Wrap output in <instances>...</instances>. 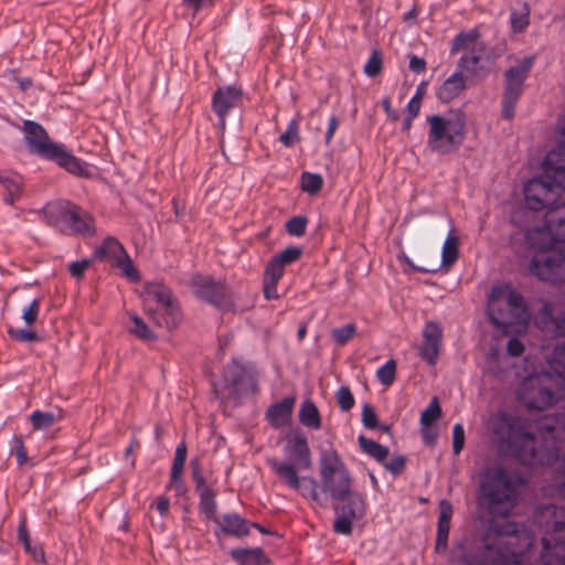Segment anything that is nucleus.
Masks as SVG:
<instances>
[{
	"label": "nucleus",
	"mask_w": 565,
	"mask_h": 565,
	"mask_svg": "<svg viewBox=\"0 0 565 565\" xmlns=\"http://www.w3.org/2000/svg\"><path fill=\"white\" fill-rule=\"evenodd\" d=\"M224 381L233 393L238 394L243 391L244 382L247 379V371L244 365L233 361L224 369Z\"/></svg>",
	"instance_id": "29"
},
{
	"label": "nucleus",
	"mask_w": 565,
	"mask_h": 565,
	"mask_svg": "<svg viewBox=\"0 0 565 565\" xmlns=\"http://www.w3.org/2000/svg\"><path fill=\"white\" fill-rule=\"evenodd\" d=\"M525 241L540 250L529 264V270L539 279L565 281V248L550 252L557 242H565V203L545 212L541 225L526 230Z\"/></svg>",
	"instance_id": "1"
},
{
	"label": "nucleus",
	"mask_w": 565,
	"mask_h": 565,
	"mask_svg": "<svg viewBox=\"0 0 565 565\" xmlns=\"http://www.w3.org/2000/svg\"><path fill=\"white\" fill-rule=\"evenodd\" d=\"M535 522L544 530L545 535L565 534V509L554 504L539 508Z\"/></svg>",
	"instance_id": "16"
},
{
	"label": "nucleus",
	"mask_w": 565,
	"mask_h": 565,
	"mask_svg": "<svg viewBox=\"0 0 565 565\" xmlns=\"http://www.w3.org/2000/svg\"><path fill=\"white\" fill-rule=\"evenodd\" d=\"M339 126V120L337 116H331L328 121V127L326 131V142L329 145L334 136V132Z\"/></svg>",
	"instance_id": "61"
},
{
	"label": "nucleus",
	"mask_w": 565,
	"mask_h": 565,
	"mask_svg": "<svg viewBox=\"0 0 565 565\" xmlns=\"http://www.w3.org/2000/svg\"><path fill=\"white\" fill-rule=\"evenodd\" d=\"M465 445V429L461 424H456L452 429V450L459 455Z\"/></svg>",
	"instance_id": "53"
},
{
	"label": "nucleus",
	"mask_w": 565,
	"mask_h": 565,
	"mask_svg": "<svg viewBox=\"0 0 565 565\" xmlns=\"http://www.w3.org/2000/svg\"><path fill=\"white\" fill-rule=\"evenodd\" d=\"M441 344V330L434 322H427L423 330V343L420 345L419 355L429 365H435L438 359Z\"/></svg>",
	"instance_id": "20"
},
{
	"label": "nucleus",
	"mask_w": 565,
	"mask_h": 565,
	"mask_svg": "<svg viewBox=\"0 0 565 565\" xmlns=\"http://www.w3.org/2000/svg\"><path fill=\"white\" fill-rule=\"evenodd\" d=\"M12 451H14L17 457V462L19 466H23L28 462L26 451L24 449V441L22 436L14 435L12 438Z\"/></svg>",
	"instance_id": "52"
},
{
	"label": "nucleus",
	"mask_w": 565,
	"mask_h": 565,
	"mask_svg": "<svg viewBox=\"0 0 565 565\" xmlns=\"http://www.w3.org/2000/svg\"><path fill=\"white\" fill-rule=\"evenodd\" d=\"M142 308L158 326L174 328L181 320L178 300L169 287L159 281L146 282L140 294Z\"/></svg>",
	"instance_id": "11"
},
{
	"label": "nucleus",
	"mask_w": 565,
	"mask_h": 565,
	"mask_svg": "<svg viewBox=\"0 0 565 565\" xmlns=\"http://www.w3.org/2000/svg\"><path fill=\"white\" fill-rule=\"evenodd\" d=\"M519 531L514 524L498 531L492 544L486 543L484 558L492 565H524L523 551L531 547L533 537L526 536L522 546H516Z\"/></svg>",
	"instance_id": "12"
},
{
	"label": "nucleus",
	"mask_w": 565,
	"mask_h": 565,
	"mask_svg": "<svg viewBox=\"0 0 565 565\" xmlns=\"http://www.w3.org/2000/svg\"><path fill=\"white\" fill-rule=\"evenodd\" d=\"M563 190L565 188L545 179L544 174L541 178L531 179L523 188L525 204L532 211H548L565 203L558 202Z\"/></svg>",
	"instance_id": "14"
},
{
	"label": "nucleus",
	"mask_w": 565,
	"mask_h": 565,
	"mask_svg": "<svg viewBox=\"0 0 565 565\" xmlns=\"http://www.w3.org/2000/svg\"><path fill=\"white\" fill-rule=\"evenodd\" d=\"M521 479L510 477L501 468L484 471L480 490L489 512L494 516H507L516 504Z\"/></svg>",
	"instance_id": "7"
},
{
	"label": "nucleus",
	"mask_w": 565,
	"mask_h": 565,
	"mask_svg": "<svg viewBox=\"0 0 565 565\" xmlns=\"http://www.w3.org/2000/svg\"><path fill=\"white\" fill-rule=\"evenodd\" d=\"M40 299H33L23 310H22V319L26 326H32L38 321L40 313Z\"/></svg>",
	"instance_id": "49"
},
{
	"label": "nucleus",
	"mask_w": 565,
	"mask_h": 565,
	"mask_svg": "<svg viewBox=\"0 0 565 565\" xmlns=\"http://www.w3.org/2000/svg\"><path fill=\"white\" fill-rule=\"evenodd\" d=\"M307 220L301 216H295L290 218L286 224L288 234L292 236H302L306 232Z\"/></svg>",
	"instance_id": "51"
},
{
	"label": "nucleus",
	"mask_w": 565,
	"mask_h": 565,
	"mask_svg": "<svg viewBox=\"0 0 565 565\" xmlns=\"http://www.w3.org/2000/svg\"><path fill=\"white\" fill-rule=\"evenodd\" d=\"M94 258H107L113 266L118 268L130 281L136 282L140 279L139 273L134 266L125 247L115 237L109 236L105 238L102 245L95 249Z\"/></svg>",
	"instance_id": "15"
},
{
	"label": "nucleus",
	"mask_w": 565,
	"mask_h": 565,
	"mask_svg": "<svg viewBox=\"0 0 565 565\" xmlns=\"http://www.w3.org/2000/svg\"><path fill=\"white\" fill-rule=\"evenodd\" d=\"M90 262L88 259H82L77 262H73L70 265V273L75 278H82L85 270L89 267Z\"/></svg>",
	"instance_id": "57"
},
{
	"label": "nucleus",
	"mask_w": 565,
	"mask_h": 565,
	"mask_svg": "<svg viewBox=\"0 0 565 565\" xmlns=\"http://www.w3.org/2000/svg\"><path fill=\"white\" fill-rule=\"evenodd\" d=\"M186 459V446L184 443H181L177 446L173 463L171 468V477L169 488L174 489L177 493H182L183 491V482H182V472L183 467Z\"/></svg>",
	"instance_id": "28"
},
{
	"label": "nucleus",
	"mask_w": 565,
	"mask_h": 565,
	"mask_svg": "<svg viewBox=\"0 0 565 565\" xmlns=\"http://www.w3.org/2000/svg\"><path fill=\"white\" fill-rule=\"evenodd\" d=\"M8 334L11 339L19 342H35L39 340V334L26 328H9Z\"/></svg>",
	"instance_id": "47"
},
{
	"label": "nucleus",
	"mask_w": 565,
	"mask_h": 565,
	"mask_svg": "<svg viewBox=\"0 0 565 565\" xmlns=\"http://www.w3.org/2000/svg\"><path fill=\"white\" fill-rule=\"evenodd\" d=\"M63 416L64 413L60 408L52 412H42L35 409L29 415V420L32 424L33 430H46L51 428L55 423L60 422Z\"/></svg>",
	"instance_id": "31"
},
{
	"label": "nucleus",
	"mask_w": 565,
	"mask_h": 565,
	"mask_svg": "<svg viewBox=\"0 0 565 565\" xmlns=\"http://www.w3.org/2000/svg\"><path fill=\"white\" fill-rule=\"evenodd\" d=\"M217 529L226 535L243 537L248 535L250 525L237 513H226L213 519Z\"/></svg>",
	"instance_id": "22"
},
{
	"label": "nucleus",
	"mask_w": 565,
	"mask_h": 565,
	"mask_svg": "<svg viewBox=\"0 0 565 565\" xmlns=\"http://www.w3.org/2000/svg\"><path fill=\"white\" fill-rule=\"evenodd\" d=\"M396 363L394 360H388L376 372L379 381L384 385H391L395 380Z\"/></svg>",
	"instance_id": "46"
},
{
	"label": "nucleus",
	"mask_w": 565,
	"mask_h": 565,
	"mask_svg": "<svg viewBox=\"0 0 565 565\" xmlns=\"http://www.w3.org/2000/svg\"><path fill=\"white\" fill-rule=\"evenodd\" d=\"M356 332L354 323H348L343 327L335 328L332 330V339L339 344H345Z\"/></svg>",
	"instance_id": "45"
},
{
	"label": "nucleus",
	"mask_w": 565,
	"mask_h": 565,
	"mask_svg": "<svg viewBox=\"0 0 565 565\" xmlns=\"http://www.w3.org/2000/svg\"><path fill=\"white\" fill-rule=\"evenodd\" d=\"M420 106H422V102L411 98V100L407 103V106H406L407 116L416 118L419 114Z\"/></svg>",
	"instance_id": "62"
},
{
	"label": "nucleus",
	"mask_w": 565,
	"mask_h": 565,
	"mask_svg": "<svg viewBox=\"0 0 565 565\" xmlns=\"http://www.w3.org/2000/svg\"><path fill=\"white\" fill-rule=\"evenodd\" d=\"M217 0H182V4L196 14L203 9L211 8Z\"/></svg>",
	"instance_id": "55"
},
{
	"label": "nucleus",
	"mask_w": 565,
	"mask_h": 565,
	"mask_svg": "<svg viewBox=\"0 0 565 565\" xmlns=\"http://www.w3.org/2000/svg\"><path fill=\"white\" fill-rule=\"evenodd\" d=\"M409 70L416 74H420L426 70V62L424 58L412 55L409 58Z\"/></svg>",
	"instance_id": "60"
},
{
	"label": "nucleus",
	"mask_w": 565,
	"mask_h": 565,
	"mask_svg": "<svg viewBox=\"0 0 565 565\" xmlns=\"http://www.w3.org/2000/svg\"><path fill=\"white\" fill-rule=\"evenodd\" d=\"M28 553L33 557L35 562L44 563L45 555L41 546L34 545Z\"/></svg>",
	"instance_id": "64"
},
{
	"label": "nucleus",
	"mask_w": 565,
	"mask_h": 565,
	"mask_svg": "<svg viewBox=\"0 0 565 565\" xmlns=\"http://www.w3.org/2000/svg\"><path fill=\"white\" fill-rule=\"evenodd\" d=\"M295 404L296 396L282 398L280 402L268 407L266 419L274 428H281L289 425Z\"/></svg>",
	"instance_id": "21"
},
{
	"label": "nucleus",
	"mask_w": 565,
	"mask_h": 565,
	"mask_svg": "<svg viewBox=\"0 0 565 565\" xmlns=\"http://www.w3.org/2000/svg\"><path fill=\"white\" fill-rule=\"evenodd\" d=\"M478 35V32L475 30H470L468 32H460L454 39L450 53L456 54L459 51L468 49L471 44L476 42Z\"/></svg>",
	"instance_id": "39"
},
{
	"label": "nucleus",
	"mask_w": 565,
	"mask_h": 565,
	"mask_svg": "<svg viewBox=\"0 0 565 565\" xmlns=\"http://www.w3.org/2000/svg\"><path fill=\"white\" fill-rule=\"evenodd\" d=\"M440 407L437 398H433L429 405L423 411L420 415V424L423 426H430L439 416H440Z\"/></svg>",
	"instance_id": "43"
},
{
	"label": "nucleus",
	"mask_w": 565,
	"mask_h": 565,
	"mask_svg": "<svg viewBox=\"0 0 565 565\" xmlns=\"http://www.w3.org/2000/svg\"><path fill=\"white\" fill-rule=\"evenodd\" d=\"M0 183L3 184L8 192L7 202L12 204L21 194L22 177L10 171L0 172Z\"/></svg>",
	"instance_id": "33"
},
{
	"label": "nucleus",
	"mask_w": 565,
	"mask_h": 565,
	"mask_svg": "<svg viewBox=\"0 0 565 565\" xmlns=\"http://www.w3.org/2000/svg\"><path fill=\"white\" fill-rule=\"evenodd\" d=\"M300 423L311 429H319L321 427V417L319 409L311 399H306L301 403L299 408Z\"/></svg>",
	"instance_id": "32"
},
{
	"label": "nucleus",
	"mask_w": 565,
	"mask_h": 565,
	"mask_svg": "<svg viewBox=\"0 0 565 565\" xmlns=\"http://www.w3.org/2000/svg\"><path fill=\"white\" fill-rule=\"evenodd\" d=\"M542 561L545 565H565V541L544 536Z\"/></svg>",
	"instance_id": "24"
},
{
	"label": "nucleus",
	"mask_w": 565,
	"mask_h": 565,
	"mask_svg": "<svg viewBox=\"0 0 565 565\" xmlns=\"http://www.w3.org/2000/svg\"><path fill=\"white\" fill-rule=\"evenodd\" d=\"M285 455L290 459L279 460L276 458L268 459V465L289 489L299 491L302 497L310 499L319 505H326L319 491V484L312 477H300L301 470L311 467V457L308 443L305 436L296 434L287 440L285 446Z\"/></svg>",
	"instance_id": "3"
},
{
	"label": "nucleus",
	"mask_w": 565,
	"mask_h": 565,
	"mask_svg": "<svg viewBox=\"0 0 565 565\" xmlns=\"http://www.w3.org/2000/svg\"><path fill=\"white\" fill-rule=\"evenodd\" d=\"M565 441V416L530 420V466L550 465L561 457Z\"/></svg>",
	"instance_id": "5"
},
{
	"label": "nucleus",
	"mask_w": 565,
	"mask_h": 565,
	"mask_svg": "<svg viewBox=\"0 0 565 565\" xmlns=\"http://www.w3.org/2000/svg\"><path fill=\"white\" fill-rule=\"evenodd\" d=\"M44 221L65 234H77L84 237L96 233L94 217L81 206L68 201L47 203L41 211Z\"/></svg>",
	"instance_id": "10"
},
{
	"label": "nucleus",
	"mask_w": 565,
	"mask_h": 565,
	"mask_svg": "<svg viewBox=\"0 0 565 565\" xmlns=\"http://www.w3.org/2000/svg\"><path fill=\"white\" fill-rule=\"evenodd\" d=\"M544 178L565 188V146L558 145L550 150L543 162Z\"/></svg>",
	"instance_id": "17"
},
{
	"label": "nucleus",
	"mask_w": 565,
	"mask_h": 565,
	"mask_svg": "<svg viewBox=\"0 0 565 565\" xmlns=\"http://www.w3.org/2000/svg\"><path fill=\"white\" fill-rule=\"evenodd\" d=\"M534 64V56L529 55L515 61L504 73V94L502 98V116L510 120L519 98L523 93V84Z\"/></svg>",
	"instance_id": "13"
},
{
	"label": "nucleus",
	"mask_w": 565,
	"mask_h": 565,
	"mask_svg": "<svg viewBox=\"0 0 565 565\" xmlns=\"http://www.w3.org/2000/svg\"><path fill=\"white\" fill-rule=\"evenodd\" d=\"M196 488L200 492V507L202 512L213 521L216 514L215 491L205 483L202 477L196 479Z\"/></svg>",
	"instance_id": "30"
},
{
	"label": "nucleus",
	"mask_w": 565,
	"mask_h": 565,
	"mask_svg": "<svg viewBox=\"0 0 565 565\" xmlns=\"http://www.w3.org/2000/svg\"><path fill=\"white\" fill-rule=\"evenodd\" d=\"M554 139L556 143L565 146V111L557 119L554 130Z\"/></svg>",
	"instance_id": "56"
},
{
	"label": "nucleus",
	"mask_w": 565,
	"mask_h": 565,
	"mask_svg": "<svg viewBox=\"0 0 565 565\" xmlns=\"http://www.w3.org/2000/svg\"><path fill=\"white\" fill-rule=\"evenodd\" d=\"M323 185V180L320 174L303 172L301 174V189L310 195H316L320 192Z\"/></svg>",
	"instance_id": "38"
},
{
	"label": "nucleus",
	"mask_w": 565,
	"mask_h": 565,
	"mask_svg": "<svg viewBox=\"0 0 565 565\" xmlns=\"http://www.w3.org/2000/svg\"><path fill=\"white\" fill-rule=\"evenodd\" d=\"M22 131L25 143L32 153L55 161L70 173L78 177H89L88 166L67 152L62 143L52 141L42 125L32 120H24Z\"/></svg>",
	"instance_id": "6"
},
{
	"label": "nucleus",
	"mask_w": 565,
	"mask_h": 565,
	"mask_svg": "<svg viewBox=\"0 0 565 565\" xmlns=\"http://www.w3.org/2000/svg\"><path fill=\"white\" fill-rule=\"evenodd\" d=\"M18 540L23 544V543H28V541L30 540V536H29V533H28V529H26V524H25V521L22 520L20 523H19V526H18Z\"/></svg>",
	"instance_id": "63"
},
{
	"label": "nucleus",
	"mask_w": 565,
	"mask_h": 565,
	"mask_svg": "<svg viewBox=\"0 0 565 565\" xmlns=\"http://www.w3.org/2000/svg\"><path fill=\"white\" fill-rule=\"evenodd\" d=\"M231 556L242 565H263L265 561L260 548H234Z\"/></svg>",
	"instance_id": "34"
},
{
	"label": "nucleus",
	"mask_w": 565,
	"mask_h": 565,
	"mask_svg": "<svg viewBox=\"0 0 565 565\" xmlns=\"http://www.w3.org/2000/svg\"><path fill=\"white\" fill-rule=\"evenodd\" d=\"M459 256V237L456 235L455 230L450 228L448 232L446 239L441 247V260L439 266L437 267H423L416 266L412 262L408 260V265L418 273H437L441 267L449 268L451 267Z\"/></svg>",
	"instance_id": "19"
},
{
	"label": "nucleus",
	"mask_w": 565,
	"mask_h": 565,
	"mask_svg": "<svg viewBox=\"0 0 565 565\" xmlns=\"http://www.w3.org/2000/svg\"><path fill=\"white\" fill-rule=\"evenodd\" d=\"M466 88V78L461 72L451 74L437 89V97L443 103H449L457 98Z\"/></svg>",
	"instance_id": "26"
},
{
	"label": "nucleus",
	"mask_w": 565,
	"mask_h": 565,
	"mask_svg": "<svg viewBox=\"0 0 565 565\" xmlns=\"http://www.w3.org/2000/svg\"><path fill=\"white\" fill-rule=\"evenodd\" d=\"M279 140L285 147H292L300 140L299 127L296 120L288 122L285 132L279 136Z\"/></svg>",
	"instance_id": "42"
},
{
	"label": "nucleus",
	"mask_w": 565,
	"mask_h": 565,
	"mask_svg": "<svg viewBox=\"0 0 565 565\" xmlns=\"http://www.w3.org/2000/svg\"><path fill=\"white\" fill-rule=\"evenodd\" d=\"M480 55L476 52H470L468 54H465L459 60L457 72H461V74L465 76V74H476L477 72V65L479 64Z\"/></svg>",
	"instance_id": "40"
},
{
	"label": "nucleus",
	"mask_w": 565,
	"mask_h": 565,
	"mask_svg": "<svg viewBox=\"0 0 565 565\" xmlns=\"http://www.w3.org/2000/svg\"><path fill=\"white\" fill-rule=\"evenodd\" d=\"M241 100L242 90L235 86H225L214 93L212 106L222 125H225L226 116L239 105Z\"/></svg>",
	"instance_id": "18"
},
{
	"label": "nucleus",
	"mask_w": 565,
	"mask_h": 565,
	"mask_svg": "<svg viewBox=\"0 0 565 565\" xmlns=\"http://www.w3.org/2000/svg\"><path fill=\"white\" fill-rule=\"evenodd\" d=\"M552 351H545L544 358L548 365V371L543 370L527 375L519 385L516 396L519 402L527 409L545 411L555 405L559 399V393L556 391L557 382L554 375L559 377L551 367L548 360ZM561 379H563L561 376Z\"/></svg>",
	"instance_id": "8"
},
{
	"label": "nucleus",
	"mask_w": 565,
	"mask_h": 565,
	"mask_svg": "<svg viewBox=\"0 0 565 565\" xmlns=\"http://www.w3.org/2000/svg\"><path fill=\"white\" fill-rule=\"evenodd\" d=\"M405 458L403 456H397L393 458L390 462L385 463V468L390 470L393 475H398L405 467Z\"/></svg>",
	"instance_id": "58"
},
{
	"label": "nucleus",
	"mask_w": 565,
	"mask_h": 565,
	"mask_svg": "<svg viewBox=\"0 0 565 565\" xmlns=\"http://www.w3.org/2000/svg\"><path fill=\"white\" fill-rule=\"evenodd\" d=\"M362 423L370 429L377 427V415L370 404H364L362 407Z\"/></svg>",
	"instance_id": "54"
},
{
	"label": "nucleus",
	"mask_w": 565,
	"mask_h": 565,
	"mask_svg": "<svg viewBox=\"0 0 565 565\" xmlns=\"http://www.w3.org/2000/svg\"><path fill=\"white\" fill-rule=\"evenodd\" d=\"M382 70V56L379 51H373L364 65V72L367 76L374 77Z\"/></svg>",
	"instance_id": "50"
},
{
	"label": "nucleus",
	"mask_w": 565,
	"mask_h": 565,
	"mask_svg": "<svg viewBox=\"0 0 565 565\" xmlns=\"http://www.w3.org/2000/svg\"><path fill=\"white\" fill-rule=\"evenodd\" d=\"M132 326L129 327V331L145 341H151L156 339L154 333L150 330L147 323L137 315H130Z\"/></svg>",
	"instance_id": "37"
},
{
	"label": "nucleus",
	"mask_w": 565,
	"mask_h": 565,
	"mask_svg": "<svg viewBox=\"0 0 565 565\" xmlns=\"http://www.w3.org/2000/svg\"><path fill=\"white\" fill-rule=\"evenodd\" d=\"M508 353L512 356H519L524 351L523 343L516 338H511L507 344Z\"/></svg>",
	"instance_id": "59"
},
{
	"label": "nucleus",
	"mask_w": 565,
	"mask_h": 565,
	"mask_svg": "<svg viewBox=\"0 0 565 565\" xmlns=\"http://www.w3.org/2000/svg\"><path fill=\"white\" fill-rule=\"evenodd\" d=\"M358 443L363 452L379 462H384L388 456V448L386 446L369 439L363 435L359 436Z\"/></svg>",
	"instance_id": "35"
},
{
	"label": "nucleus",
	"mask_w": 565,
	"mask_h": 565,
	"mask_svg": "<svg viewBox=\"0 0 565 565\" xmlns=\"http://www.w3.org/2000/svg\"><path fill=\"white\" fill-rule=\"evenodd\" d=\"M452 516V505L447 500H441L439 503V518L436 537V551H446L448 535L450 531V522Z\"/></svg>",
	"instance_id": "23"
},
{
	"label": "nucleus",
	"mask_w": 565,
	"mask_h": 565,
	"mask_svg": "<svg viewBox=\"0 0 565 565\" xmlns=\"http://www.w3.org/2000/svg\"><path fill=\"white\" fill-rule=\"evenodd\" d=\"M337 402L341 411L348 412L354 406V397L348 386H341L335 393Z\"/></svg>",
	"instance_id": "48"
},
{
	"label": "nucleus",
	"mask_w": 565,
	"mask_h": 565,
	"mask_svg": "<svg viewBox=\"0 0 565 565\" xmlns=\"http://www.w3.org/2000/svg\"><path fill=\"white\" fill-rule=\"evenodd\" d=\"M302 255V248L289 246L274 256L284 267L297 262Z\"/></svg>",
	"instance_id": "44"
},
{
	"label": "nucleus",
	"mask_w": 565,
	"mask_h": 565,
	"mask_svg": "<svg viewBox=\"0 0 565 565\" xmlns=\"http://www.w3.org/2000/svg\"><path fill=\"white\" fill-rule=\"evenodd\" d=\"M451 559L455 563L462 565H477L478 561L472 555L466 553V543L463 541L457 542L454 546Z\"/></svg>",
	"instance_id": "41"
},
{
	"label": "nucleus",
	"mask_w": 565,
	"mask_h": 565,
	"mask_svg": "<svg viewBox=\"0 0 565 565\" xmlns=\"http://www.w3.org/2000/svg\"><path fill=\"white\" fill-rule=\"evenodd\" d=\"M285 267L273 257L267 264L264 271V295L266 299L278 298L277 284L281 279Z\"/></svg>",
	"instance_id": "25"
},
{
	"label": "nucleus",
	"mask_w": 565,
	"mask_h": 565,
	"mask_svg": "<svg viewBox=\"0 0 565 565\" xmlns=\"http://www.w3.org/2000/svg\"><path fill=\"white\" fill-rule=\"evenodd\" d=\"M192 287L201 299L216 303L222 295L223 287L210 277L196 276L192 279Z\"/></svg>",
	"instance_id": "27"
},
{
	"label": "nucleus",
	"mask_w": 565,
	"mask_h": 565,
	"mask_svg": "<svg viewBox=\"0 0 565 565\" xmlns=\"http://www.w3.org/2000/svg\"><path fill=\"white\" fill-rule=\"evenodd\" d=\"M530 23V9L526 3H522L519 9H512L510 13V24L514 33L523 32Z\"/></svg>",
	"instance_id": "36"
},
{
	"label": "nucleus",
	"mask_w": 565,
	"mask_h": 565,
	"mask_svg": "<svg viewBox=\"0 0 565 565\" xmlns=\"http://www.w3.org/2000/svg\"><path fill=\"white\" fill-rule=\"evenodd\" d=\"M319 467L321 491L341 501V505L335 507L333 530L338 534L350 535L353 523L365 513V501L360 493L351 490L350 471L335 450H324Z\"/></svg>",
	"instance_id": "2"
},
{
	"label": "nucleus",
	"mask_w": 565,
	"mask_h": 565,
	"mask_svg": "<svg viewBox=\"0 0 565 565\" xmlns=\"http://www.w3.org/2000/svg\"><path fill=\"white\" fill-rule=\"evenodd\" d=\"M487 312L491 322L505 334L525 331L531 319L523 296L507 284L491 289Z\"/></svg>",
	"instance_id": "4"
},
{
	"label": "nucleus",
	"mask_w": 565,
	"mask_h": 565,
	"mask_svg": "<svg viewBox=\"0 0 565 565\" xmlns=\"http://www.w3.org/2000/svg\"><path fill=\"white\" fill-rule=\"evenodd\" d=\"M427 147L440 154L457 151L466 139V118L461 113L427 116Z\"/></svg>",
	"instance_id": "9"
}]
</instances>
